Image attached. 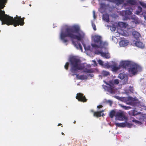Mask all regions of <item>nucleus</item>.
<instances>
[{"label": "nucleus", "instance_id": "nucleus-1", "mask_svg": "<svg viewBox=\"0 0 146 146\" xmlns=\"http://www.w3.org/2000/svg\"><path fill=\"white\" fill-rule=\"evenodd\" d=\"M80 27L77 25L68 27L65 29L64 31H61L60 39L64 43L68 41L67 37L80 41L84 38L85 34L83 32H80Z\"/></svg>", "mask_w": 146, "mask_h": 146}, {"label": "nucleus", "instance_id": "nucleus-2", "mask_svg": "<svg viewBox=\"0 0 146 146\" xmlns=\"http://www.w3.org/2000/svg\"><path fill=\"white\" fill-rule=\"evenodd\" d=\"M70 62V71L74 73L73 75H76V77L78 79L86 80L88 78L86 75H83L79 76L76 74L78 70H83V72L85 73H92L94 72V70L92 69L85 68L84 65L81 63L80 60L75 56L71 57Z\"/></svg>", "mask_w": 146, "mask_h": 146}, {"label": "nucleus", "instance_id": "nucleus-3", "mask_svg": "<svg viewBox=\"0 0 146 146\" xmlns=\"http://www.w3.org/2000/svg\"><path fill=\"white\" fill-rule=\"evenodd\" d=\"M92 38L94 44H92L91 45L92 47L95 48H102L106 46L108 43L102 40V37L99 35H95L92 36Z\"/></svg>", "mask_w": 146, "mask_h": 146}, {"label": "nucleus", "instance_id": "nucleus-4", "mask_svg": "<svg viewBox=\"0 0 146 146\" xmlns=\"http://www.w3.org/2000/svg\"><path fill=\"white\" fill-rule=\"evenodd\" d=\"M13 17L5 14V12L0 9V20L2 22V24H6L8 25H11Z\"/></svg>", "mask_w": 146, "mask_h": 146}, {"label": "nucleus", "instance_id": "nucleus-5", "mask_svg": "<svg viewBox=\"0 0 146 146\" xmlns=\"http://www.w3.org/2000/svg\"><path fill=\"white\" fill-rule=\"evenodd\" d=\"M16 16V17H15L14 18L13 17V19L11 21V22H12V25H13L15 27L19 25H23L25 23L24 22L25 17L21 18V16L18 17L17 15Z\"/></svg>", "mask_w": 146, "mask_h": 146}, {"label": "nucleus", "instance_id": "nucleus-6", "mask_svg": "<svg viewBox=\"0 0 146 146\" xmlns=\"http://www.w3.org/2000/svg\"><path fill=\"white\" fill-rule=\"evenodd\" d=\"M125 114V113L123 111H118L116 113L115 117L119 121H123L125 120L127 121L128 118V117L126 116Z\"/></svg>", "mask_w": 146, "mask_h": 146}, {"label": "nucleus", "instance_id": "nucleus-7", "mask_svg": "<svg viewBox=\"0 0 146 146\" xmlns=\"http://www.w3.org/2000/svg\"><path fill=\"white\" fill-rule=\"evenodd\" d=\"M139 67V66L138 64L135 63L133 64L128 69L129 73L132 76L135 75L137 73L138 69Z\"/></svg>", "mask_w": 146, "mask_h": 146}, {"label": "nucleus", "instance_id": "nucleus-8", "mask_svg": "<svg viewBox=\"0 0 146 146\" xmlns=\"http://www.w3.org/2000/svg\"><path fill=\"white\" fill-rule=\"evenodd\" d=\"M115 125L116 126L119 127H127L128 128H131L132 127V124L127 122V121H125L124 122L120 123H115Z\"/></svg>", "mask_w": 146, "mask_h": 146}, {"label": "nucleus", "instance_id": "nucleus-9", "mask_svg": "<svg viewBox=\"0 0 146 146\" xmlns=\"http://www.w3.org/2000/svg\"><path fill=\"white\" fill-rule=\"evenodd\" d=\"M76 98L79 101L85 102L87 100V99H86L85 96H84L83 94L81 93H77Z\"/></svg>", "mask_w": 146, "mask_h": 146}, {"label": "nucleus", "instance_id": "nucleus-10", "mask_svg": "<svg viewBox=\"0 0 146 146\" xmlns=\"http://www.w3.org/2000/svg\"><path fill=\"white\" fill-rule=\"evenodd\" d=\"M126 10L121 11L120 12V15L122 16L129 15H131L132 13V9L130 8H127Z\"/></svg>", "mask_w": 146, "mask_h": 146}, {"label": "nucleus", "instance_id": "nucleus-11", "mask_svg": "<svg viewBox=\"0 0 146 146\" xmlns=\"http://www.w3.org/2000/svg\"><path fill=\"white\" fill-rule=\"evenodd\" d=\"M109 86H107L105 85L103 86L104 88L108 92H109L111 94H114L115 93V91L113 89V87L111 86L110 85L107 84Z\"/></svg>", "mask_w": 146, "mask_h": 146}, {"label": "nucleus", "instance_id": "nucleus-12", "mask_svg": "<svg viewBox=\"0 0 146 146\" xmlns=\"http://www.w3.org/2000/svg\"><path fill=\"white\" fill-rule=\"evenodd\" d=\"M131 64V62L128 61H123L121 62L120 63L119 66L123 68H125L126 67Z\"/></svg>", "mask_w": 146, "mask_h": 146}, {"label": "nucleus", "instance_id": "nucleus-13", "mask_svg": "<svg viewBox=\"0 0 146 146\" xmlns=\"http://www.w3.org/2000/svg\"><path fill=\"white\" fill-rule=\"evenodd\" d=\"M133 44L136 46L141 48H144V44L140 41H136L135 40L133 41Z\"/></svg>", "mask_w": 146, "mask_h": 146}, {"label": "nucleus", "instance_id": "nucleus-14", "mask_svg": "<svg viewBox=\"0 0 146 146\" xmlns=\"http://www.w3.org/2000/svg\"><path fill=\"white\" fill-rule=\"evenodd\" d=\"M72 43L77 49H80L82 51V47L80 42H79L78 41L75 42L72 40Z\"/></svg>", "mask_w": 146, "mask_h": 146}, {"label": "nucleus", "instance_id": "nucleus-15", "mask_svg": "<svg viewBox=\"0 0 146 146\" xmlns=\"http://www.w3.org/2000/svg\"><path fill=\"white\" fill-rule=\"evenodd\" d=\"M95 53L97 54H100L102 56L104 57L107 58H109L110 57V56L109 55L106 53L102 51L96 50L95 51Z\"/></svg>", "mask_w": 146, "mask_h": 146}, {"label": "nucleus", "instance_id": "nucleus-16", "mask_svg": "<svg viewBox=\"0 0 146 146\" xmlns=\"http://www.w3.org/2000/svg\"><path fill=\"white\" fill-rule=\"evenodd\" d=\"M132 35L137 40H139V38L141 36V35L137 31H133L132 33Z\"/></svg>", "mask_w": 146, "mask_h": 146}, {"label": "nucleus", "instance_id": "nucleus-17", "mask_svg": "<svg viewBox=\"0 0 146 146\" xmlns=\"http://www.w3.org/2000/svg\"><path fill=\"white\" fill-rule=\"evenodd\" d=\"M128 43V41L127 40H122L119 42V44L121 46H124L127 45Z\"/></svg>", "mask_w": 146, "mask_h": 146}, {"label": "nucleus", "instance_id": "nucleus-18", "mask_svg": "<svg viewBox=\"0 0 146 146\" xmlns=\"http://www.w3.org/2000/svg\"><path fill=\"white\" fill-rule=\"evenodd\" d=\"M102 19L105 21L108 22H109V16L107 14H104L103 15Z\"/></svg>", "mask_w": 146, "mask_h": 146}, {"label": "nucleus", "instance_id": "nucleus-19", "mask_svg": "<svg viewBox=\"0 0 146 146\" xmlns=\"http://www.w3.org/2000/svg\"><path fill=\"white\" fill-rule=\"evenodd\" d=\"M108 68L111 67L112 68L113 70L114 71H117L118 70H119L120 68V66H112L111 65L110 66V65H108Z\"/></svg>", "mask_w": 146, "mask_h": 146}, {"label": "nucleus", "instance_id": "nucleus-20", "mask_svg": "<svg viewBox=\"0 0 146 146\" xmlns=\"http://www.w3.org/2000/svg\"><path fill=\"white\" fill-rule=\"evenodd\" d=\"M126 2L132 5H135L137 3V1L135 0H127Z\"/></svg>", "mask_w": 146, "mask_h": 146}, {"label": "nucleus", "instance_id": "nucleus-21", "mask_svg": "<svg viewBox=\"0 0 146 146\" xmlns=\"http://www.w3.org/2000/svg\"><path fill=\"white\" fill-rule=\"evenodd\" d=\"M114 1L117 5L122 4L124 2V0H111V2Z\"/></svg>", "mask_w": 146, "mask_h": 146}, {"label": "nucleus", "instance_id": "nucleus-22", "mask_svg": "<svg viewBox=\"0 0 146 146\" xmlns=\"http://www.w3.org/2000/svg\"><path fill=\"white\" fill-rule=\"evenodd\" d=\"M125 77L127 79V78L126 76V75L122 73H120L118 75V77L121 80L124 79Z\"/></svg>", "mask_w": 146, "mask_h": 146}, {"label": "nucleus", "instance_id": "nucleus-23", "mask_svg": "<svg viewBox=\"0 0 146 146\" xmlns=\"http://www.w3.org/2000/svg\"><path fill=\"white\" fill-rule=\"evenodd\" d=\"M116 114L115 111L113 110L111 111L110 113L109 116L111 118H113L114 116H115Z\"/></svg>", "mask_w": 146, "mask_h": 146}, {"label": "nucleus", "instance_id": "nucleus-24", "mask_svg": "<svg viewBox=\"0 0 146 146\" xmlns=\"http://www.w3.org/2000/svg\"><path fill=\"white\" fill-rule=\"evenodd\" d=\"M93 115L95 117H99L101 116V114L99 111H96L94 112Z\"/></svg>", "mask_w": 146, "mask_h": 146}, {"label": "nucleus", "instance_id": "nucleus-25", "mask_svg": "<svg viewBox=\"0 0 146 146\" xmlns=\"http://www.w3.org/2000/svg\"><path fill=\"white\" fill-rule=\"evenodd\" d=\"M102 74L104 76H106L108 75H110L109 72L106 71H103L102 72Z\"/></svg>", "mask_w": 146, "mask_h": 146}, {"label": "nucleus", "instance_id": "nucleus-26", "mask_svg": "<svg viewBox=\"0 0 146 146\" xmlns=\"http://www.w3.org/2000/svg\"><path fill=\"white\" fill-rule=\"evenodd\" d=\"M121 107L125 110H128L131 108V107H130L124 106L123 105H121Z\"/></svg>", "mask_w": 146, "mask_h": 146}, {"label": "nucleus", "instance_id": "nucleus-27", "mask_svg": "<svg viewBox=\"0 0 146 146\" xmlns=\"http://www.w3.org/2000/svg\"><path fill=\"white\" fill-rule=\"evenodd\" d=\"M7 0H0V5H2L5 4L7 2Z\"/></svg>", "mask_w": 146, "mask_h": 146}, {"label": "nucleus", "instance_id": "nucleus-28", "mask_svg": "<svg viewBox=\"0 0 146 146\" xmlns=\"http://www.w3.org/2000/svg\"><path fill=\"white\" fill-rule=\"evenodd\" d=\"M100 5V8L102 9H104L106 7V5L104 3H101Z\"/></svg>", "mask_w": 146, "mask_h": 146}, {"label": "nucleus", "instance_id": "nucleus-29", "mask_svg": "<svg viewBox=\"0 0 146 146\" xmlns=\"http://www.w3.org/2000/svg\"><path fill=\"white\" fill-rule=\"evenodd\" d=\"M139 3L140 5L142 6L143 8H146V4L143 2L140 1Z\"/></svg>", "mask_w": 146, "mask_h": 146}, {"label": "nucleus", "instance_id": "nucleus-30", "mask_svg": "<svg viewBox=\"0 0 146 146\" xmlns=\"http://www.w3.org/2000/svg\"><path fill=\"white\" fill-rule=\"evenodd\" d=\"M69 66V63L68 62L66 63L65 66L64 68L67 70L68 69V67Z\"/></svg>", "mask_w": 146, "mask_h": 146}, {"label": "nucleus", "instance_id": "nucleus-31", "mask_svg": "<svg viewBox=\"0 0 146 146\" xmlns=\"http://www.w3.org/2000/svg\"><path fill=\"white\" fill-rule=\"evenodd\" d=\"M132 115L134 116L137 115V111L135 110H133L132 111Z\"/></svg>", "mask_w": 146, "mask_h": 146}, {"label": "nucleus", "instance_id": "nucleus-32", "mask_svg": "<svg viewBox=\"0 0 146 146\" xmlns=\"http://www.w3.org/2000/svg\"><path fill=\"white\" fill-rule=\"evenodd\" d=\"M125 24V23L123 22H119L118 23V25L120 27H123Z\"/></svg>", "mask_w": 146, "mask_h": 146}, {"label": "nucleus", "instance_id": "nucleus-33", "mask_svg": "<svg viewBox=\"0 0 146 146\" xmlns=\"http://www.w3.org/2000/svg\"><path fill=\"white\" fill-rule=\"evenodd\" d=\"M92 26L94 30V31H96V26L95 25V24H94L93 23H92Z\"/></svg>", "mask_w": 146, "mask_h": 146}, {"label": "nucleus", "instance_id": "nucleus-34", "mask_svg": "<svg viewBox=\"0 0 146 146\" xmlns=\"http://www.w3.org/2000/svg\"><path fill=\"white\" fill-rule=\"evenodd\" d=\"M114 83L116 84H118L119 83L118 80L117 79H115L114 80Z\"/></svg>", "mask_w": 146, "mask_h": 146}, {"label": "nucleus", "instance_id": "nucleus-35", "mask_svg": "<svg viewBox=\"0 0 146 146\" xmlns=\"http://www.w3.org/2000/svg\"><path fill=\"white\" fill-rule=\"evenodd\" d=\"M132 121L133 122H135V123H138L139 124L140 123H141L139 121H137L135 119H133L132 120Z\"/></svg>", "mask_w": 146, "mask_h": 146}, {"label": "nucleus", "instance_id": "nucleus-36", "mask_svg": "<svg viewBox=\"0 0 146 146\" xmlns=\"http://www.w3.org/2000/svg\"><path fill=\"white\" fill-rule=\"evenodd\" d=\"M116 28L115 26H113L110 28L111 30L113 31H115L116 30Z\"/></svg>", "mask_w": 146, "mask_h": 146}, {"label": "nucleus", "instance_id": "nucleus-37", "mask_svg": "<svg viewBox=\"0 0 146 146\" xmlns=\"http://www.w3.org/2000/svg\"><path fill=\"white\" fill-rule=\"evenodd\" d=\"M98 63L101 65H102L103 64V62L101 60H98Z\"/></svg>", "mask_w": 146, "mask_h": 146}, {"label": "nucleus", "instance_id": "nucleus-38", "mask_svg": "<svg viewBox=\"0 0 146 146\" xmlns=\"http://www.w3.org/2000/svg\"><path fill=\"white\" fill-rule=\"evenodd\" d=\"M138 11H139L140 12H141L142 11V9L141 7L140 6H139L138 7Z\"/></svg>", "mask_w": 146, "mask_h": 146}, {"label": "nucleus", "instance_id": "nucleus-39", "mask_svg": "<svg viewBox=\"0 0 146 146\" xmlns=\"http://www.w3.org/2000/svg\"><path fill=\"white\" fill-rule=\"evenodd\" d=\"M143 17H144L145 19L146 20V11L144 12H143Z\"/></svg>", "mask_w": 146, "mask_h": 146}, {"label": "nucleus", "instance_id": "nucleus-40", "mask_svg": "<svg viewBox=\"0 0 146 146\" xmlns=\"http://www.w3.org/2000/svg\"><path fill=\"white\" fill-rule=\"evenodd\" d=\"M141 13V12H140L139 11H138V10H137L136 11V13H135V14L137 15H139L140 14V13Z\"/></svg>", "mask_w": 146, "mask_h": 146}, {"label": "nucleus", "instance_id": "nucleus-41", "mask_svg": "<svg viewBox=\"0 0 146 146\" xmlns=\"http://www.w3.org/2000/svg\"><path fill=\"white\" fill-rule=\"evenodd\" d=\"M93 16L94 19H95L96 18V16L95 15V12L94 11L93 12Z\"/></svg>", "mask_w": 146, "mask_h": 146}, {"label": "nucleus", "instance_id": "nucleus-42", "mask_svg": "<svg viewBox=\"0 0 146 146\" xmlns=\"http://www.w3.org/2000/svg\"><path fill=\"white\" fill-rule=\"evenodd\" d=\"M102 105H99V106H97V108H100L102 107Z\"/></svg>", "mask_w": 146, "mask_h": 146}, {"label": "nucleus", "instance_id": "nucleus-43", "mask_svg": "<svg viewBox=\"0 0 146 146\" xmlns=\"http://www.w3.org/2000/svg\"><path fill=\"white\" fill-rule=\"evenodd\" d=\"M108 102L110 104V106H111L112 104V102L110 100H108Z\"/></svg>", "mask_w": 146, "mask_h": 146}, {"label": "nucleus", "instance_id": "nucleus-44", "mask_svg": "<svg viewBox=\"0 0 146 146\" xmlns=\"http://www.w3.org/2000/svg\"><path fill=\"white\" fill-rule=\"evenodd\" d=\"M122 35L124 36H126L127 35V34L123 33V34H122Z\"/></svg>", "mask_w": 146, "mask_h": 146}, {"label": "nucleus", "instance_id": "nucleus-45", "mask_svg": "<svg viewBox=\"0 0 146 146\" xmlns=\"http://www.w3.org/2000/svg\"><path fill=\"white\" fill-rule=\"evenodd\" d=\"M89 75L91 77H92L94 76V75L92 74H89Z\"/></svg>", "mask_w": 146, "mask_h": 146}, {"label": "nucleus", "instance_id": "nucleus-46", "mask_svg": "<svg viewBox=\"0 0 146 146\" xmlns=\"http://www.w3.org/2000/svg\"><path fill=\"white\" fill-rule=\"evenodd\" d=\"M61 125V127H62V125L61 123H59L58 125V126H60Z\"/></svg>", "mask_w": 146, "mask_h": 146}, {"label": "nucleus", "instance_id": "nucleus-47", "mask_svg": "<svg viewBox=\"0 0 146 146\" xmlns=\"http://www.w3.org/2000/svg\"><path fill=\"white\" fill-rule=\"evenodd\" d=\"M93 61L94 62V64H96V61H95V60H93Z\"/></svg>", "mask_w": 146, "mask_h": 146}, {"label": "nucleus", "instance_id": "nucleus-48", "mask_svg": "<svg viewBox=\"0 0 146 146\" xmlns=\"http://www.w3.org/2000/svg\"><path fill=\"white\" fill-rule=\"evenodd\" d=\"M104 111V110H102V111H99V112L100 113V114H101V113H102Z\"/></svg>", "mask_w": 146, "mask_h": 146}, {"label": "nucleus", "instance_id": "nucleus-49", "mask_svg": "<svg viewBox=\"0 0 146 146\" xmlns=\"http://www.w3.org/2000/svg\"><path fill=\"white\" fill-rule=\"evenodd\" d=\"M90 111L91 112H92V113H94V111L93 110H90Z\"/></svg>", "mask_w": 146, "mask_h": 146}, {"label": "nucleus", "instance_id": "nucleus-50", "mask_svg": "<svg viewBox=\"0 0 146 146\" xmlns=\"http://www.w3.org/2000/svg\"><path fill=\"white\" fill-rule=\"evenodd\" d=\"M104 116V113H102V115H101V116Z\"/></svg>", "mask_w": 146, "mask_h": 146}, {"label": "nucleus", "instance_id": "nucleus-51", "mask_svg": "<svg viewBox=\"0 0 146 146\" xmlns=\"http://www.w3.org/2000/svg\"><path fill=\"white\" fill-rule=\"evenodd\" d=\"M76 122V121H74L73 123H75Z\"/></svg>", "mask_w": 146, "mask_h": 146}, {"label": "nucleus", "instance_id": "nucleus-52", "mask_svg": "<svg viewBox=\"0 0 146 146\" xmlns=\"http://www.w3.org/2000/svg\"><path fill=\"white\" fill-rule=\"evenodd\" d=\"M62 134H63V135H64V133H62Z\"/></svg>", "mask_w": 146, "mask_h": 146}, {"label": "nucleus", "instance_id": "nucleus-53", "mask_svg": "<svg viewBox=\"0 0 146 146\" xmlns=\"http://www.w3.org/2000/svg\"><path fill=\"white\" fill-rule=\"evenodd\" d=\"M124 5H126V4H125V3H124Z\"/></svg>", "mask_w": 146, "mask_h": 146}, {"label": "nucleus", "instance_id": "nucleus-54", "mask_svg": "<svg viewBox=\"0 0 146 146\" xmlns=\"http://www.w3.org/2000/svg\"><path fill=\"white\" fill-rule=\"evenodd\" d=\"M5 7V5H4V6H3V7Z\"/></svg>", "mask_w": 146, "mask_h": 146}, {"label": "nucleus", "instance_id": "nucleus-55", "mask_svg": "<svg viewBox=\"0 0 146 146\" xmlns=\"http://www.w3.org/2000/svg\"><path fill=\"white\" fill-rule=\"evenodd\" d=\"M88 50H89V48H88L87 49Z\"/></svg>", "mask_w": 146, "mask_h": 146}, {"label": "nucleus", "instance_id": "nucleus-56", "mask_svg": "<svg viewBox=\"0 0 146 146\" xmlns=\"http://www.w3.org/2000/svg\"><path fill=\"white\" fill-rule=\"evenodd\" d=\"M1 32V31L0 30V32Z\"/></svg>", "mask_w": 146, "mask_h": 146}]
</instances>
